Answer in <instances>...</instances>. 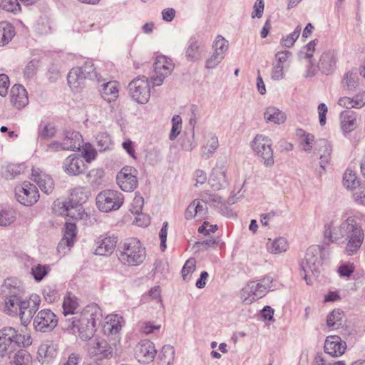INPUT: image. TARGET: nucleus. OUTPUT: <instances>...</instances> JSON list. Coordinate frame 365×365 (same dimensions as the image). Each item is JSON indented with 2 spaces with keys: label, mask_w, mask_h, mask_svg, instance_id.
I'll list each match as a JSON object with an SVG mask.
<instances>
[{
  "label": "nucleus",
  "mask_w": 365,
  "mask_h": 365,
  "mask_svg": "<svg viewBox=\"0 0 365 365\" xmlns=\"http://www.w3.org/2000/svg\"><path fill=\"white\" fill-rule=\"evenodd\" d=\"M344 217L345 220L339 227H334L333 222L325 225L324 243L329 245L346 237L347 243L345 252L348 255H353L359 250L364 241V232L361 224L365 220V216L359 212L349 210L345 212Z\"/></svg>",
  "instance_id": "obj_1"
},
{
  "label": "nucleus",
  "mask_w": 365,
  "mask_h": 365,
  "mask_svg": "<svg viewBox=\"0 0 365 365\" xmlns=\"http://www.w3.org/2000/svg\"><path fill=\"white\" fill-rule=\"evenodd\" d=\"M101 308L97 304L86 306L78 317H73L71 331L82 340L92 338L97 322L102 319Z\"/></svg>",
  "instance_id": "obj_2"
},
{
  "label": "nucleus",
  "mask_w": 365,
  "mask_h": 365,
  "mask_svg": "<svg viewBox=\"0 0 365 365\" xmlns=\"http://www.w3.org/2000/svg\"><path fill=\"white\" fill-rule=\"evenodd\" d=\"M88 199V192L84 187H76L70 194L68 201L56 200L53 204L55 214L69 217L73 220L81 219L84 215L82 205Z\"/></svg>",
  "instance_id": "obj_3"
},
{
  "label": "nucleus",
  "mask_w": 365,
  "mask_h": 365,
  "mask_svg": "<svg viewBox=\"0 0 365 365\" xmlns=\"http://www.w3.org/2000/svg\"><path fill=\"white\" fill-rule=\"evenodd\" d=\"M32 338L26 329H16L7 327L0 330V356L13 353L19 348H26L31 345Z\"/></svg>",
  "instance_id": "obj_4"
},
{
  "label": "nucleus",
  "mask_w": 365,
  "mask_h": 365,
  "mask_svg": "<svg viewBox=\"0 0 365 365\" xmlns=\"http://www.w3.org/2000/svg\"><path fill=\"white\" fill-rule=\"evenodd\" d=\"M146 249L136 237L125 240L118 249V258L120 262L127 267H137L146 259Z\"/></svg>",
  "instance_id": "obj_5"
},
{
  "label": "nucleus",
  "mask_w": 365,
  "mask_h": 365,
  "mask_svg": "<svg viewBox=\"0 0 365 365\" xmlns=\"http://www.w3.org/2000/svg\"><path fill=\"white\" fill-rule=\"evenodd\" d=\"M124 202L123 195L118 190H104L96 197V205L103 212L118 210Z\"/></svg>",
  "instance_id": "obj_6"
},
{
  "label": "nucleus",
  "mask_w": 365,
  "mask_h": 365,
  "mask_svg": "<svg viewBox=\"0 0 365 365\" xmlns=\"http://www.w3.org/2000/svg\"><path fill=\"white\" fill-rule=\"evenodd\" d=\"M150 81L145 76H138L128 85L129 94L138 103H145L150 96Z\"/></svg>",
  "instance_id": "obj_7"
},
{
  "label": "nucleus",
  "mask_w": 365,
  "mask_h": 365,
  "mask_svg": "<svg viewBox=\"0 0 365 365\" xmlns=\"http://www.w3.org/2000/svg\"><path fill=\"white\" fill-rule=\"evenodd\" d=\"M255 154L266 166H272L274 163L272 140L262 135H257L252 145Z\"/></svg>",
  "instance_id": "obj_8"
},
{
  "label": "nucleus",
  "mask_w": 365,
  "mask_h": 365,
  "mask_svg": "<svg viewBox=\"0 0 365 365\" xmlns=\"http://www.w3.org/2000/svg\"><path fill=\"white\" fill-rule=\"evenodd\" d=\"M15 196L21 204L31 206L38 202L40 194L34 184L24 181L15 187Z\"/></svg>",
  "instance_id": "obj_9"
},
{
  "label": "nucleus",
  "mask_w": 365,
  "mask_h": 365,
  "mask_svg": "<svg viewBox=\"0 0 365 365\" xmlns=\"http://www.w3.org/2000/svg\"><path fill=\"white\" fill-rule=\"evenodd\" d=\"M154 74L152 82L154 86H160L164 79L171 74L175 64L171 58L165 55H158L154 61Z\"/></svg>",
  "instance_id": "obj_10"
},
{
  "label": "nucleus",
  "mask_w": 365,
  "mask_h": 365,
  "mask_svg": "<svg viewBox=\"0 0 365 365\" xmlns=\"http://www.w3.org/2000/svg\"><path fill=\"white\" fill-rule=\"evenodd\" d=\"M138 171L131 166L123 167L117 174L116 182L125 192H132L138 187Z\"/></svg>",
  "instance_id": "obj_11"
},
{
  "label": "nucleus",
  "mask_w": 365,
  "mask_h": 365,
  "mask_svg": "<svg viewBox=\"0 0 365 365\" xmlns=\"http://www.w3.org/2000/svg\"><path fill=\"white\" fill-rule=\"evenodd\" d=\"M267 288L262 282H250L241 292V298L246 304H252L253 302L262 298L267 293Z\"/></svg>",
  "instance_id": "obj_12"
},
{
  "label": "nucleus",
  "mask_w": 365,
  "mask_h": 365,
  "mask_svg": "<svg viewBox=\"0 0 365 365\" xmlns=\"http://www.w3.org/2000/svg\"><path fill=\"white\" fill-rule=\"evenodd\" d=\"M58 324L56 315L50 309H43L38 312L34 320L36 331L46 332L53 329Z\"/></svg>",
  "instance_id": "obj_13"
},
{
  "label": "nucleus",
  "mask_w": 365,
  "mask_h": 365,
  "mask_svg": "<svg viewBox=\"0 0 365 365\" xmlns=\"http://www.w3.org/2000/svg\"><path fill=\"white\" fill-rule=\"evenodd\" d=\"M118 242V237L113 234L101 235L95 241L94 253L100 256H109L115 250Z\"/></svg>",
  "instance_id": "obj_14"
},
{
  "label": "nucleus",
  "mask_w": 365,
  "mask_h": 365,
  "mask_svg": "<svg viewBox=\"0 0 365 365\" xmlns=\"http://www.w3.org/2000/svg\"><path fill=\"white\" fill-rule=\"evenodd\" d=\"M156 353L154 344L147 339L140 341L134 349L135 357L141 364H148L153 361Z\"/></svg>",
  "instance_id": "obj_15"
},
{
  "label": "nucleus",
  "mask_w": 365,
  "mask_h": 365,
  "mask_svg": "<svg viewBox=\"0 0 365 365\" xmlns=\"http://www.w3.org/2000/svg\"><path fill=\"white\" fill-rule=\"evenodd\" d=\"M90 339L88 352L91 360L102 361L111 357L112 351L105 341L96 338Z\"/></svg>",
  "instance_id": "obj_16"
},
{
  "label": "nucleus",
  "mask_w": 365,
  "mask_h": 365,
  "mask_svg": "<svg viewBox=\"0 0 365 365\" xmlns=\"http://www.w3.org/2000/svg\"><path fill=\"white\" fill-rule=\"evenodd\" d=\"M325 353L334 357L343 355L346 349V343L336 335L328 336L324 346Z\"/></svg>",
  "instance_id": "obj_17"
},
{
  "label": "nucleus",
  "mask_w": 365,
  "mask_h": 365,
  "mask_svg": "<svg viewBox=\"0 0 365 365\" xmlns=\"http://www.w3.org/2000/svg\"><path fill=\"white\" fill-rule=\"evenodd\" d=\"M9 100L11 104L20 110L29 104V95L26 89L21 84H15L11 87Z\"/></svg>",
  "instance_id": "obj_18"
},
{
  "label": "nucleus",
  "mask_w": 365,
  "mask_h": 365,
  "mask_svg": "<svg viewBox=\"0 0 365 365\" xmlns=\"http://www.w3.org/2000/svg\"><path fill=\"white\" fill-rule=\"evenodd\" d=\"M31 178L43 192L50 194L53 192L54 189L53 178L40 168L32 169Z\"/></svg>",
  "instance_id": "obj_19"
},
{
  "label": "nucleus",
  "mask_w": 365,
  "mask_h": 365,
  "mask_svg": "<svg viewBox=\"0 0 365 365\" xmlns=\"http://www.w3.org/2000/svg\"><path fill=\"white\" fill-rule=\"evenodd\" d=\"M63 168L68 174L78 175L84 173L87 165L80 155L73 154L66 158Z\"/></svg>",
  "instance_id": "obj_20"
},
{
  "label": "nucleus",
  "mask_w": 365,
  "mask_h": 365,
  "mask_svg": "<svg viewBox=\"0 0 365 365\" xmlns=\"http://www.w3.org/2000/svg\"><path fill=\"white\" fill-rule=\"evenodd\" d=\"M83 143L82 135L76 131L68 130L65 133V136L61 143V148L63 150H79Z\"/></svg>",
  "instance_id": "obj_21"
},
{
  "label": "nucleus",
  "mask_w": 365,
  "mask_h": 365,
  "mask_svg": "<svg viewBox=\"0 0 365 365\" xmlns=\"http://www.w3.org/2000/svg\"><path fill=\"white\" fill-rule=\"evenodd\" d=\"M76 237V226L74 222H66V229L63 239L58 245V250L61 252V250L67 248L68 251L73 246L74 241Z\"/></svg>",
  "instance_id": "obj_22"
},
{
  "label": "nucleus",
  "mask_w": 365,
  "mask_h": 365,
  "mask_svg": "<svg viewBox=\"0 0 365 365\" xmlns=\"http://www.w3.org/2000/svg\"><path fill=\"white\" fill-rule=\"evenodd\" d=\"M56 355V349L51 341L42 343L38 348L37 359L41 364L51 362Z\"/></svg>",
  "instance_id": "obj_23"
},
{
  "label": "nucleus",
  "mask_w": 365,
  "mask_h": 365,
  "mask_svg": "<svg viewBox=\"0 0 365 365\" xmlns=\"http://www.w3.org/2000/svg\"><path fill=\"white\" fill-rule=\"evenodd\" d=\"M338 104L345 108H361L365 105V91L359 92L354 97H341L338 101Z\"/></svg>",
  "instance_id": "obj_24"
},
{
  "label": "nucleus",
  "mask_w": 365,
  "mask_h": 365,
  "mask_svg": "<svg viewBox=\"0 0 365 365\" xmlns=\"http://www.w3.org/2000/svg\"><path fill=\"white\" fill-rule=\"evenodd\" d=\"M124 324L123 318L118 314H109L106 317L103 327L105 332L110 334H118Z\"/></svg>",
  "instance_id": "obj_25"
},
{
  "label": "nucleus",
  "mask_w": 365,
  "mask_h": 365,
  "mask_svg": "<svg viewBox=\"0 0 365 365\" xmlns=\"http://www.w3.org/2000/svg\"><path fill=\"white\" fill-rule=\"evenodd\" d=\"M86 76L83 71V68H73L68 74L67 80L69 86L73 90L78 91L83 85Z\"/></svg>",
  "instance_id": "obj_26"
},
{
  "label": "nucleus",
  "mask_w": 365,
  "mask_h": 365,
  "mask_svg": "<svg viewBox=\"0 0 365 365\" xmlns=\"http://www.w3.org/2000/svg\"><path fill=\"white\" fill-rule=\"evenodd\" d=\"M264 118L267 123L281 124L285 122L286 115L274 106H269L264 113Z\"/></svg>",
  "instance_id": "obj_27"
},
{
  "label": "nucleus",
  "mask_w": 365,
  "mask_h": 365,
  "mask_svg": "<svg viewBox=\"0 0 365 365\" xmlns=\"http://www.w3.org/2000/svg\"><path fill=\"white\" fill-rule=\"evenodd\" d=\"M102 97L108 102L115 101L119 96V84L117 81H109L103 85Z\"/></svg>",
  "instance_id": "obj_28"
},
{
  "label": "nucleus",
  "mask_w": 365,
  "mask_h": 365,
  "mask_svg": "<svg viewBox=\"0 0 365 365\" xmlns=\"http://www.w3.org/2000/svg\"><path fill=\"white\" fill-rule=\"evenodd\" d=\"M289 248L287 240L284 237H279L274 240L269 241L267 243V249L269 252L272 254H279L286 252Z\"/></svg>",
  "instance_id": "obj_29"
},
{
  "label": "nucleus",
  "mask_w": 365,
  "mask_h": 365,
  "mask_svg": "<svg viewBox=\"0 0 365 365\" xmlns=\"http://www.w3.org/2000/svg\"><path fill=\"white\" fill-rule=\"evenodd\" d=\"M356 126V118L353 112H342L341 114V127L344 132L350 133Z\"/></svg>",
  "instance_id": "obj_30"
},
{
  "label": "nucleus",
  "mask_w": 365,
  "mask_h": 365,
  "mask_svg": "<svg viewBox=\"0 0 365 365\" xmlns=\"http://www.w3.org/2000/svg\"><path fill=\"white\" fill-rule=\"evenodd\" d=\"M15 35L14 28L7 22L0 23V46L8 43Z\"/></svg>",
  "instance_id": "obj_31"
},
{
  "label": "nucleus",
  "mask_w": 365,
  "mask_h": 365,
  "mask_svg": "<svg viewBox=\"0 0 365 365\" xmlns=\"http://www.w3.org/2000/svg\"><path fill=\"white\" fill-rule=\"evenodd\" d=\"M19 299L20 297L16 294L7 297L5 299L4 312L10 315L18 314Z\"/></svg>",
  "instance_id": "obj_32"
},
{
  "label": "nucleus",
  "mask_w": 365,
  "mask_h": 365,
  "mask_svg": "<svg viewBox=\"0 0 365 365\" xmlns=\"http://www.w3.org/2000/svg\"><path fill=\"white\" fill-rule=\"evenodd\" d=\"M79 306L78 299L74 295L68 293L63 299V314H73Z\"/></svg>",
  "instance_id": "obj_33"
},
{
  "label": "nucleus",
  "mask_w": 365,
  "mask_h": 365,
  "mask_svg": "<svg viewBox=\"0 0 365 365\" xmlns=\"http://www.w3.org/2000/svg\"><path fill=\"white\" fill-rule=\"evenodd\" d=\"M342 183L348 190H354L359 185L356 173L351 169H346L343 177Z\"/></svg>",
  "instance_id": "obj_34"
},
{
  "label": "nucleus",
  "mask_w": 365,
  "mask_h": 365,
  "mask_svg": "<svg viewBox=\"0 0 365 365\" xmlns=\"http://www.w3.org/2000/svg\"><path fill=\"white\" fill-rule=\"evenodd\" d=\"M297 135L299 138V143L303 149L306 151L311 150L314 142V135L306 133L302 129L297 130Z\"/></svg>",
  "instance_id": "obj_35"
},
{
  "label": "nucleus",
  "mask_w": 365,
  "mask_h": 365,
  "mask_svg": "<svg viewBox=\"0 0 365 365\" xmlns=\"http://www.w3.org/2000/svg\"><path fill=\"white\" fill-rule=\"evenodd\" d=\"M79 150L81 153L80 156L85 159L86 163H91L97 157V150L91 144L88 143L82 144Z\"/></svg>",
  "instance_id": "obj_36"
},
{
  "label": "nucleus",
  "mask_w": 365,
  "mask_h": 365,
  "mask_svg": "<svg viewBox=\"0 0 365 365\" xmlns=\"http://www.w3.org/2000/svg\"><path fill=\"white\" fill-rule=\"evenodd\" d=\"M344 317V314L342 311H341L340 309H334L327 316V326L331 329H336L341 324Z\"/></svg>",
  "instance_id": "obj_37"
},
{
  "label": "nucleus",
  "mask_w": 365,
  "mask_h": 365,
  "mask_svg": "<svg viewBox=\"0 0 365 365\" xmlns=\"http://www.w3.org/2000/svg\"><path fill=\"white\" fill-rule=\"evenodd\" d=\"M16 219L15 211L9 207H0V225L9 226Z\"/></svg>",
  "instance_id": "obj_38"
},
{
  "label": "nucleus",
  "mask_w": 365,
  "mask_h": 365,
  "mask_svg": "<svg viewBox=\"0 0 365 365\" xmlns=\"http://www.w3.org/2000/svg\"><path fill=\"white\" fill-rule=\"evenodd\" d=\"M203 210L202 203L198 200H195L187 207L185 212V217L187 220H191L197 214L202 213Z\"/></svg>",
  "instance_id": "obj_39"
},
{
  "label": "nucleus",
  "mask_w": 365,
  "mask_h": 365,
  "mask_svg": "<svg viewBox=\"0 0 365 365\" xmlns=\"http://www.w3.org/2000/svg\"><path fill=\"white\" fill-rule=\"evenodd\" d=\"M32 356L26 350L19 351L14 356L12 365H32Z\"/></svg>",
  "instance_id": "obj_40"
},
{
  "label": "nucleus",
  "mask_w": 365,
  "mask_h": 365,
  "mask_svg": "<svg viewBox=\"0 0 365 365\" xmlns=\"http://www.w3.org/2000/svg\"><path fill=\"white\" fill-rule=\"evenodd\" d=\"M218 148V139L216 136L211 135L207 138L205 144L202 147V154L209 158Z\"/></svg>",
  "instance_id": "obj_41"
},
{
  "label": "nucleus",
  "mask_w": 365,
  "mask_h": 365,
  "mask_svg": "<svg viewBox=\"0 0 365 365\" xmlns=\"http://www.w3.org/2000/svg\"><path fill=\"white\" fill-rule=\"evenodd\" d=\"M56 132V127L51 123L43 122L38 128V135L43 139L52 138Z\"/></svg>",
  "instance_id": "obj_42"
},
{
  "label": "nucleus",
  "mask_w": 365,
  "mask_h": 365,
  "mask_svg": "<svg viewBox=\"0 0 365 365\" xmlns=\"http://www.w3.org/2000/svg\"><path fill=\"white\" fill-rule=\"evenodd\" d=\"M301 31V26H297L292 33L289 34V35H287L286 36L282 38V46L287 48L292 47L299 38Z\"/></svg>",
  "instance_id": "obj_43"
},
{
  "label": "nucleus",
  "mask_w": 365,
  "mask_h": 365,
  "mask_svg": "<svg viewBox=\"0 0 365 365\" xmlns=\"http://www.w3.org/2000/svg\"><path fill=\"white\" fill-rule=\"evenodd\" d=\"M196 268V260L194 258L188 259L182 269V277L184 280H189Z\"/></svg>",
  "instance_id": "obj_44"
},
{
  "label": "nucleus",
  "mask_w": 365,
  "mask_h": 365,
  "mask_svg": "<svg viewBox=\"0 0 365 365\" xmlns=\"http://www.w3.org/2000/svg\"><path fill=\"white\" fill-rule=\"evenodd\" d=\"M144 205L143 197L136 194L130 203L129 210L134 215H139L142 212Z\"/></svg>",
  "instance_id": "obj_45"
},
{
  "label": "nucleus",
  "mask_w": 365,
  "mask_h": 365,
  "mask_svg": "<svg viewBox=\"0 0 365 365\" xmlns=\"http://www.w3.org/2000/svg\"><path fill=\"white\" fill-rule=\"evenodd\" d=\"M172 129L170 134L171 140L175 139L181 132L182 129V119L180 115H176L172 119Z\"/></svg>",
  "instance_id": "obj_46"
},
{
  "label": "nucleus",
  "mask_w": 365,
  "mask_h": 365,
  "mask_svg": "<svg viewBox=\"0 0 365 365\" xmlns=\"http://www.w3.org/2000/svg\"><path fill=\"white\" fill-rule=\"evenodd\" d=\"M161 326L160 324H155L153 322H141L139 323V329L140 331L145 334L153 333L156 331H159Z\"/></svg>",
  "instance_id": "obj_47"
},
{
  "label": "nucleus",
  "mask_w": 365,
  "mask_h": 365,
  "mask_svg": "<svg viewBox=\"0 0 365 365\" xmlns=\"http://www.w3.org/2000/svg\"><path fill=\"white\" fill-rule=\"evenodd\" d=\"M0 7L9 12H16L20 10V5L17 0H1Z\"/></svg>",
  "instance_id": "obj_48"
},
{
  "label": "nucleus",
  "mask_w": 365,
  "mask_h": 365,
  "mask_svg": "<svg viewBox=\"0 0 365 365\" xmlns=\"http://www.w3.org/2000/svg\"><path fill=\"white\" fill-rule=\"evenodd\" d=\"M49 267L46 265L37 264L32 268V274L37 281H41L48 273Z\"/></svg>",
  "instance_id": "obj_49"
},
{
  "label": "nucleus",
  "mask_w": 365,
  "mask_h": 365,
  "mask_svg": "<svg viewBox=\"0 0 365 365\" xmlns=\"http://www.w3.org/2000/svg\"><path fill=\"white\" fill-rule=\"evenodd\" d=\"M224 58L222 53L214 51L211 56L206 61L205 67L207 68H213L217 66Z\"/></svg>",
  "instance_id": "obj_50"
},
{
  "label": "nucleus",
  "mask_w": 365,
  "mask_h": 365,
  "mask_svg": "<svg viewBox=\"0 0 365 365\" xmlns=\"http://www.w3.org/2000/svg\"><path fill=\"white\" fill-rule=\"evenodd\" d=\"M215 51L222 53V56H225V52L228 48V41L221 36H218L215 41Z\"/></svg>",
  "instance_id": "obj_51"
},
{
  "label": "nucleus",
  "mask_w": 365,
  "mask_h": 365,
  "mask_svg": "<svg viewBox=\"0 0 365 365\" xmlns=\"http://www.w3.org/2000/svg\"><path fill=\"white\" fill-rule=\"evenodd\" d=\"M355 266L354 263L346 262L341 264L338 268V273L341 277H349L354 272Z\"/></svg>",
  "instance_id": "obj_52"
},
{
  "label": "nucleus",
  "mask_w": 365,
  "mask_h": 365,
  "mask_svg": "<svg viewBox=\"0 0 365 365\" xmlns=\"http://www.w3.org/2000/svg\"><path fill=\"white\" fill-rule=\"evenodd\" d=\"M200 55V45L197 41L192 42L188 46L186 51V56L190 60L196 59Z\"/></svg>",
  "instance_id": "obj_53"
},
{
  "label": "nucleus",
  "mask_w": 365,
  "mask_h": 365,
  "mask_svg": "<svg viewBox=\"0 0 365 365\" xmlns=\"http://www.w3.org/2000/svg\"><path fill=\"white\" fill-rule=\"evenodd\" d=\"M284 66H281L273 63V67L271 71L272 79L274 81H279L283 79L284 77Z\"/></svg>",
  "instance_id": "obj_54"
},
{
  "label": "nucleus",
  "mask_w": 365,
  "mask_h": 365,
  "mask_svg": "<svg viewBox=\"0 0 365 365\" xmlns=\"http://www.w3.org/2000/svg\"><path fill=\"white\" fill-rule=\"evenodd\" d=\"M10 86L9 78L6 74H0V96H6Z\"/></svg>",
  "instance_id": "obj_55"
},
{
  "label": "nucleus",
  "mask_w": 365,
  "mask_h": 365,
  "mask_svg": "<svg viewBox=\"0 0 365 365\" xmlns=\"http://www.w3.org/2000/svg\"><path fill=\"white\" fill-rule=\"evenodd\" d=\"M218 227L216 225H210L207 221H205L203 224L199 227L198 232L204 235H208L214 233L217 230Z\"/></svg>",
  "instance_id": "obj_56"
},
{
  "label": "nucleus",
  "mask_w": 365,
  "mask_h": 365,
  "mask_svg": "<svg viewBox=\"0 0 365 365\" xmlns=\"http://www.w3.org/2000/svg\"><path fill=\"white\" fill-rule=\"evenodd\" d=\"M19 314L21 316V318L23 319L24 315L28 312V317H31L33 314V310L29 309V302L27 300H23L21 297L19 299Z\"/></svg>",
  "instance_id": "obj_57"
},
{
  "label": "nucleus",
  "mask_w": 365,
  "mask_h": 365,
  "mask_svg": "<svg viewBox=\"0 0 365 365\" xmlns=\"http://www.w3.org/2000/svg\"><path fill=\"white\" fill-rule=\"evenodd\" d=\"M168 223L165 222L163 223V227L161 228L159 237L160 240V249L163 252H164L166 249V240L168 235Z\"/></svg>",
  "instance_id": "obj_58"
},
{
  "label": "nucleus",
  "mask_w": 365,
  "mask_h": 365,
  "mask_svg": "<svg viewBox=\"0 0 365 365\" xmlns=\"http://www.w3.org/2000/svg\"><path fill=\"white\" fill-rule=\"evenodd\" d=\"M290 53L289 51H279L275 54L274 64L284 66Z\"/></svg>",
  "instance_id": "obj_59"
},
{
  "label": "nucleus",
  "mask_w": 365,
  "mask_h": 365,
  "mask_svg": "<svg viewBox=\"0 0 365 365\" xmlns=\"http://www.w3.org/2000/svg\"><path fill=\"white\" fill-rule=\"evenodd\" d=\"M317 110L319 113V123L322 126H324L327 122L326 115L328 113L327 106L324 103H320L318 106Z\"/></svg>",
  "instance_id": "obj_60"
},
{
  "label": "nucleus",
  "mask_w": 365,
  "mask_h": 365,
  "mask_svg": "<svg viewBox=\"0 0 365 365\" xmlns=\"http://www.w3.org/2000/svg\"><path fill=\"white\" fill-rule=\"evenodd\" d=\"M264 4L262 0H257L254 5V11L252 14V17L260 18L262 16L264 11Z\"/></svg>",
  "instance_id": "obj_61"
},
{
  "label": "nucleus",
  "mask_w": 365,
  "mask_h": 365,
  "mask_svg": "<svg viewBox=\"0 0 365 365\" xmlns=\"http://www.w3.org/2000/svg\"><path fill=\"white\" fill-rule=\"evenodd\" d=\"M123 148L126 150V152L134 159L136 158L135 150V145L130 140L127 139L123 143Z\"/></svg>",
  "instance_id": "obj_62"
},
{
  "label": "nucleus",
  "mask_w": 365,
  "mask_h": 365,
  "mask_svg": "<svg viewBox=\"0 0 365 365\" xmlns=\"http://www.w3.org/2000/svg\"><path fill=\"white\" fill-rule=\"evenodd\" d=\"M135 222L137 225L140 227H147L150 222V217L142 212L139 215H136Z\"/></svg>",
  "instance_id": "obj_63"
},
{
  "label": "nucleus",
  "mask_w": 365,
  "mask_h": 365,
  "mask_svg": "<svg viewBox=\"0 0 365 365\" xmlns=\"http://www.w3.org/2000/svg\"><path fill=\"white\" fill-rule=\"evenodd\" d=\"M354 197L356 202L365 205V184L361 186L358 192L354 193Z\"/></svg>",
  "instance_id": "obj_64"
}]
</instances>
